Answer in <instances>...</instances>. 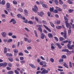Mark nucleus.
<instances>
[{
  "mask_svg": "<svg viewBox=\"0 0 74 74\" xmlns=\"http://www.w3.org/2000/svg\"><path fill=\"white\" fill-rule=\"evenodd\" d=\"M48 36L49 38H52L53 35L51 33H48Z\"/></svg>",
  "mask_w": 74,
  "mask_h": 74,
  "instance_id": "1a4fd4ad",
  "label": "nucleus"
},
{
  "mask_svg": "<svg viewBox=\"0 0 74 74\" xmlns=\"http://www.w3.org/2000/svg\"><path fill=\"white\" fill-rule=\"evenodd\" d=\"M20 62L21 64H23L25 63V61L23 60L20 61Z\"/></svg>",
  "mask_w": 74,
  "mask_h": 74,
  "instance_id": "8fccbe9b",
  "label": "nucleus"
},
{
  "mask_svg": "<svg viewBox=\"0 0 74 74\" xmlns=\"http://www.w3.org/2000/svg\"><path fill=\"white\" fill-rule=\"evenodd\" d=\"M10 4L9 3H7L6 4V8H10Z\"/></svg>",
  "mask_w": 74,
  "mask_h": 74,
  "instance_id": "f8f14e48",
  "label": "nucleus"
},
{
  "mask_svg": "<svg viewBox=\"0 0 74 74\" xmlns=\"http://www.w3.org/2000/svg\"><path fill=\"white\" fill-rule=\"evenodd\" d=\"M56 28L58 29H60L62 28V26H56Z\"/></svg>",
  "mask_w": 74,
  "mask_h": 74,
  "instance_id": "c756f323",
  "label": "nucleus"
},
{
  "mask_svg": "<svg viewBox=\"0 0 74 74\" xmlns=\"http://www.w3.org/2000/svg\"><path fill=\"white\" fill-rule=\"evenodd\" d=\"M62 58V59H63V58H66V56L64 55H63L62 57H61Z\"/></svg>",
  "mask_w": 74,
  "mask_h": 74,
  "instance_id": "603ef678",
  "label": "nucleus"
},
{
  "mask_svg": "<svg viewBox=\"0 0 74 74\" xmlns=\"http://www.w3.org/2000/svg\"><path fill=\"white\" fill-rule=\"evenodd\" d=\"M27 49L28 50H29L32 49V47H27Z\"/></svg>",
  "mask_w": 74,
  "mask_h": 74,
  "instance_id": "5fc2aeb1",
  "label": "nucleus"
},
{
  "mask_svg": "<svg viewBox=\"0 0 74 74\" xmlns=\"http://www.w3.org/2000/svg\"><path fill=\"white\" fill-rule=\"evenodd\" d=\"M28 23L33 24V22L32 21H28Z\"/></svg>",
  "mask_w": 74,
  "mask_h": 74,
  "instance_id": "f704fd0d",
  "label": "nucleus"
},
{
  "mask_svg": "<svg viewBox=\"0 0 74 74\" xmlns=\"http://www.w3.org/2000/svg\"><path fill=\"white\" fill-rule=\"evenodd\" d=\"M18 10L20 11V12H23V9H22V8H19L18 9Z\"/></svg>",
  "mask_w": 74,
  "mask_h": 74,
  "instance_id": "e433bc0d",
  "label": "nucleus"
},
{
  "mask_svg": "<svg viewBox=\"0 0 74 74\" xmlns=\"http://www.w3.org/2000/svg\"><path fill=\"white\" fill-rule=\"evenodd\" d=\"M9 36H12V34H13V33H9L8 34Z\"/></svg>",
  "mask_w": 74,
  "mask_h": 74,
  "instance_id": "bf43d9fd",
  "label": "nucleus"
},
{
  "mask_svg": "<svg viewBox=\"0 0 74 74\" xmlns=\"http://www.w3.org/2000/svg\"><path fill=\"white\" fill-rule=\"evenodd\" d=\"M27 19H24V20L23 21V22L24 23H27Z\"/></svg>",
  "mask_w": 74,
  "mask_h": 74,
  "instance_id": "0e129e2a",
  "label": "nucleus"
},
{
  "mask_svg": "<svg viewBox=\"0 0 74 74\" xmlns=\"http://www.w3.org/2000/svg\"><path fill=\"white\" fill-rule=\"evenodd\" d=\"M27 41L28 43H30V42H32V40L30 39H28Z\"/></svg>",
  "mask_w": 74,
  "mask_h": 74,
  "instance_id": "a18cd8bd",
  "label": "nucleus"
},
{
  "mask_svg": "<svg viewBox=\"0 0 74 74\" xmlns=\"http://www.w3.org/2000/svg\"><path fill=\"white\" fill-rule=\"evenodd\" d=\"M13 3L14 4H17V2L15 0L13 1Z\"/></svg>",
  "mask_w": 74,
  "mask_h": 74,
  "instance_id": "c85d7f7f",
  "label": "nucleus"
},
{
  "mask_svg": "<svg viewBox=\"0 0 74 74\" xmlns=\"http://www.w3.org/2000/svg\"><path fill=\"white\" fill-rule=\"evenodd\" d=\"M64 67H65L66 68H67V69H69V66H68L67 65V64H66V63H64Z\"/></svg>",
  "mask_w": 74,
  "mask_h": 74,
  "instance_id": "6ab92c4d",
  "label": "nucleus"
},
{
  "mask_svg": "<svg viewBox=\"0 0 74 74\" xmlns=\"http://www.w3.org/2000/svg\"><path fill=\"white\" fill-rule=\"evenodd\" d=\"M63 7L64 9H66V8H67V5L66 4L63 5Z\"/></svg>",
  "mask_w": 74,
  "mask_h": 74,
  "instance_id": "4c0bfd02",
  "label": "nucleus"
},
{
  "mask_svg": "<svg viewBox=\"0 0 74 74\" xmlns=\"http://www.w3.org/2000/svg\"><path fill=\"white\" fill-rule=\"evenodd\" d=\"M38 15L40 16H42L43 14H44V13L42 12H38Z\"/></svg>",
  "mask_w": 74,
  "mask_h": 74,
  "instance_id": "423d86ee",
  "label": "nucleus"
},
{
  "mask_svg": "<svg viewBox=\"0 0 74 74\" xmlns=\"http://www.w3.org/2000/svg\"><path fill=\"white\" fill-rule=\"evenodd\" d=\"M20 59L21 60H23L24 59V58L22 57H20Z\"/></svg>",
  "mask_w": 74,
  "mask_h": 74,
  "instance_id": "338daca9",
  "label": "nucleus"
},
{
  "mask_svg": "<svg viewBox=\"0 0 74 74\" xmlns=\"http://www.w3.org/2000/svg\"><path fill=\"white\" fill-rule=\"evenodd\" d=\"M71 28H69L68 30V34L69 35H70V34H71Z\"/></svg>",
  "mask_w": 74,
  "mask_h": 74,
  "instance_id": "4be33fe9",
  "label": "nucleus"
},
{
  "mask_svg": "<svg viewBox=\"0 0 74 74\" xmlns=\"http://www.w3.org/2000/svg\"><path fill=\"white\" fill-rule=\"evenodd\" d=\"M9 60H10V62H12V61L13 60L12 59V58H9Z\"/></svg>",
  "mask_w": 74,
  "mask_h": 74,
  "instance_id": "49530a36",
  "label": "nucleus"
},
{
  "mask_svg": "<svg viewBox=\"0 0 74 74\" xmlns=\"http://www.w3.org/2000/svg\"><path fill=\"white\" fill-rule=\"evenodd\" d=\"M50 61L51 62H52V63H53V62H54V60H53V59L52 58H51L50 59Z\"/></svg>",
  "mask_w": 74,
  "mask_h": 74,
  "instance_id": "79ce46f5",
  "label": "nucleus"
},
{
  "mask_svg": "<svg viewBox=\"0 0 74 74\" xmlns=\"http://www.w3.org/2000/svg\"><path fill=\"white\" fill-rule=\"evenodd\" d=\"M6 10L8 12H10L11 11V10L10 8H6Z\"/></svg>",
  "mask_w": 74,
  "mask_h": 74,
  "instance_id": "c03bdc74",
  "label": "nucleus"
},
{
  "mask_svg": "<svg viewBox=\"0 0 74 74\" xmlns=\"http://www.w3.org/2000/svg\"><path fill=\"white\" fill-rule=\"evenodd\" d=\"M66 25V27L67 28H69V29H71V25H70V24H69L68 23H65Z\"/></svg>",
  "mask_w": 74,
  "mask_h": 74,
  "instance_id": "20e7f679",
  "label": "nucleus"
},
{
  "mask_svg": "<svg viewBox=\"0 0 74 74\" xmlns=\"http://www.w3.org/2000/svg\"><path fill=\"white\" fill-rule=\"evenodd\" d=\"M7 65V63L5 62L3 64V67H5Z\"/></svg>",
  "mask_w": 74,
  "mask_h": 74,
  "instance_id": "412c9836",
  "label": "nucleus"
},
{
  "mask_svg": "<svg viewBox=\"0 0 74 74\" xmlns=\"http://www.w3.org/2000/svg\"><path fill=\"white\" fill-rule=\"evenodd\" d=\"M56 44L58 45V46L59 49H61V48H62V46H61V45H59L58 43H56Z\"/></svg>",
  "mask_w": 74,
  "mask_h": 74,
  "instance_id": "393cba45",
  "label": "nucleus"
},
{
  "mask_svg": "<svg viewBox=\"0 0 74 74\" xmlns=\"http://www.w3.org/2000/svg\"><path fill=\"white\" fill-rule=\"evenodd\" d=\"M54 10V8H53V7L52 8H50V10L51 12H52Z\"/></svg>",
  "mask_w": 74,
  "mask_h": 74,
  "instance_id": "5701e85b",
  "label": "nucleus"
},
{
  "mask_svg": "<svg viewBox=\"0 0 74 74\" xmlns=\"http://www.w3.org/2000/svg\"><path fill=\"white\" fill-rule=\"evenodd\" d=\"M64 19L65 20V23H68V21H69L68 20V18L64 16Z\"/></svg>",
  "mask_w": 74,
  "mask_h": 74,
  "instance_id": "9d476101",
  "label": "nucleus"
},
{
  "mask_svg": "<svg viewBox=\"0 0 74 74\" xmlns=\"http://www.w3.org/2000/svg\"><path fill=\"white\" fill-rule=\"evenodd\" d=\"M34 32L36 37L37 38V37H38V35L37 34V31L35 30L34 31Z\"/></svg>",
  "mask_w": 74,
  "mask_h": 74,
  "instance_id": "aec40b11",
  "label": "nucleus"
},
{
  "mask_svg": "<svg viewBox=\"0 0 74 74\" xmlns=\"http://www.w3.org/2000/svg\"><path fill=\"white\" fill-rule=\"evenodd\" d=\"M68 11L69 13H71V12H73V11H74V10L72 9H70L68 10Z\"/></svg>",
  "mask_w": 74,
  "mask_h": 74,
  "instance_id": "72a5a7b5",
  "label": "nucleus"
},
{
  "mask_svg": "<svg viewBox=\"0 0 74 74\" xmlns=\"http://www.w3.org/2000/svg\"><path fill=\"white\" fill-rule=\"evenodd\" d=\"M41 34V39H44V36L45 35H44V33H42V32L40 33Z\"/></svg>",
  "mask_w": 74,
  "mask_h": 74,
  "instance_id": "0eeeda50",
  "label": "nucleus"
},
{
  "mask_svg": "<svg viewBox=\"0 0 74 74\" xmlns=\"http://www.w3.org/2000/svg\"><path fill=\"white\" fill-rule=\"evenodd\" d=\"M6 69H7V70H11V68L8 67H6Z\"/></svg>",
  "mask_w": 74,
  "mask_h": 74,
  "instance_id": "052dcab7",
  "label": "nucleus"
},
{
  "mask_svg": "<svg viewBox=\"0 0 74 74\" xmlns=\"http://www.w3.org/2000/svg\"><path fill=\"white\" fill-rule=\"evenodd\" d=\"M14 51L15 53H18V51L16 49H14Z\"/></svg>",
  "mask_w": 74,
  "mask_h": 74,
  "instance_id": "a19ab883",
  "label": "nucleus"
},
{
  "mask_svg": "<svg viewBox=\"0 0 74 74\" xmlns=\"http://www.w3.org/2000/svg\"><path fill=\"white\" fill-rule=\"evenodd\" d=\"M7 47H5L4 48V53H7Z\"/></svg>",
  "mask_w": 74,
  "mask_h": 74,
  "instance_id": "dca6fc26",
  "label": "nucleus"
},
{
  "mask_svg": "<svg viewBox=\"0 0 74 74\" xmlns=\"http://www.w3.org/2000/svg\"><path fill=\"white\" fill-rule=\"evenodd\" d=\"M24 51L25 53H29V51H27V50H24Z\"/></svg>",
  "mask_w": 74,
  "mask_h": 74,
  "instance_id": "69168bd1",
  "label": "nucleus"
},
{
  "mask_svg": "<svg viewBox=\"0 0 74 74\" xmlns=\"http://www.w3.org/2000/svg\"><path fill=\"white\" fill-rule=\"evenodd\" d=\"M25 29L26 31H27V32H30V30L29 29H28V28L27 27H25Z\"/></svg>",
  "mask_w": 74,
  "mask_h": 74,
  "instance_id": "cd10ccee",
  "label": "nucleus"
},
{
  "mask_svg": "<svg viewBox=\"0 0 74 74\" xmlns=\"http://www.w3.org/2000/svg\"><path fill=\"white\" fill-rule=\"evenodd\" d=\"M63 59H60L59 60V62H63Z\"/></svg>",
  "mask_w": 74,
  "mask_h": 74,
  "instance_id": "de8ad7c7",
  "label": "nucleus"
},
{
  "mask_svg": "<svg viewBox=\"0 0 74 74\" xmlns=\"http://www.w3.org/2000/svg\"><path fill=\"white\" fill-rule=\"evenodd\" d=\"M69 65L70 67V68H71V67H72V65H71V62H69Z\"/></svg>",
  "mask_w": 74,
  "mask_h": 74,
  "instance_id": "37998d69",
  "label": "nucleus"
},
{
  "mask_svg": "<svg viewBox=\"0 0 74 74\" xmlns=\"http://www.w3.org/2000/svg\"><path fill=\"white\" fill-rule=\"evenodd\" d=\"M54 2L56 5H58V0H55Z\"/></svg>",
  "mask_w": 74,
  "mask_h": 74,
  "instance_id": "c9c22d12",
  "label": "nucleus"
},
{
  "mask_svg": "<svg viewBox=\"0 0 74 74\" xmlns=\"http://www.w3.org/2000/svg\"><path fill=\"white\" fill-rule=\"evenodd\" d=\"M59 3L60 4H61V5L63 4V2H62L61 0H59Z\"/></svg>",
  "mask_w": 74,
  "mask_h": 74,
  "instance_id": "58836bf2",
  "label": "nucleus"
},
{
  "mask_svg": "<svg viewBox=\"0 0 74 74\" xmlns=\"http://www.w3.org/2000/svg\"><path fill=\"white\" fill-rule=\"evenodd\" d=\"M42 23L44 24H47V22L45 21L42 20Z\"/></svg>",
  "mask_w": 74,
  "mask_h": 74,
  "instance_id": "e2e57ef3",
  "label": "nucleus"
},
{
  "mask_svg": "<svg viewBox=\"0 0 74 74\" xmlns=\"http://www.w3.org/2000/svg\"><path fill=\"white\" fill-rule=\"evenodd\" d=\"M1 17H2V18H5V15L4 14H1Z\"/></svg>",
  "mask_w": 74,
  "mask_h": 74,
  "instance_id": "7c9ffc66",
  "label": "nucleus"
},
{
  "mask_svg": "<svg viewBox=\"0 0 74 74\" xmlns=\"http://www.w3.org/2000/svg\"><path fill=\"white\" fill-rule=\"evenodd\" d=\"M67 2L68 4H73V1H71L70 0H68L67 1Z\"/></svg>",
  "mask_w": 74,
  "mask_h": 74,
  "instance_id": "4468645a",
  "label": "nucleus"
},
{
  "mask_svg": "<svg viewBox=\"0 0 74 74\" xmlns=\"http://www.w3.org/2000/svg\"><path fill=\"white\" fill-rule=\"evenodd\" d=\"M56 9L57 10H58V11H62V9H61L59 8L58 7H56Z\"/></svg>",
  "mask_w": 74,
  "mask_h": 74,
  "instance_id": "f3484780",
  "label": "nucleus"
},
{
  "mask_svg": "<svg viewBox=\"0 0 74 74\" xmlns=\"http://www.w3.org/2000/svg\"><path fill=\"white\" fill-rule=\"evenodd\" d=\"M41 71H39V73H40L41 74H48V71H50V69H48L47 70H46L45 69H44L43 68H41L40 69Z\"/></svg>",
  "mask_w": 74,
  "mask_h": 74,
  "instance_id": "f257e3e1",
  "label": "nucleus"
},
{
  "mask_svg": "<svg viewBox=\"0 0 74 74\" xmlns=\"http://www.w3.org/2000/svg\"><path fill=\"white\" fill-rule=\"evenodd\" d=\"M34 7V8H32L33 11H34L35 12H37V11L38 10V8H37V5H35Z\"/></svg>",
  "mask_w": 74,
  "mask_h": 74,
  "instance_id": "f03ea898",
  "label": "nucleus"
},
{
  "mask_svg": "<svg viewBox=\"0 0 74 74\" xmlns=\"http://www.w3.org/2000/svg\"><path fill=\"white\" fill-rule=\"evenodd\" d=\"M7 73L8 74H14V72L12 71H8Z\"/></svg>",
  "mask_w": 74,
  "mask_h": 74,
  "instance_id": "a211bd4d",
  "label": "nucleus"
},
{
  "mask_svg": "<svg viewBox=\"0 0 74 74\" xmlns=\"http://www.w3.org/2000/svg\"><path fill=\"white\" fill-rule=\"evenodd\" d=\"M4 12L5 13V14H6L7 15V14H8V12H7V11L5 10H4Z\"/></svg>",
  "mask_w": 74,
  "mask_h": 74,
  "instance_id": "680f3d73",
  "label": "nucleus"
},
{
  "mask_svg": "<svg viewBox=\"0 0 74 74\" xmlns=\"http://www.w3.org/2000/svg\"><path fill=\"white\" fill-rule=\"evenodd\" d=\"M11 22H12V23L13 24V25L16 23V21H15V19L14 18H12L11 20L10 21V23H11Z\"/></svg>",
  "mask_w": 74,
  "mask_h": 74,
  "instance_id": "7ed1b4c3",
  "label": "nucleus"
},
{
  "mask_svg": "<svg viewBox=\"0 0 74 74\" xmlns=\"http://www.w3.org/2000/svg\"><path fill=\"white\" fill-rule=\"evenodd\" d=\"M59 39H60V40L61 41H63V40H64V39L62 37H60L59 38Z\"/></svg>",
  "mask_w": 74,
  "mask_h": 74,
  "instance_id": "bb28decb",
  "label": "nucleus"
},
{
  "mask_svg": "<svg viewBox=\"0 0 74 74\" xmlns=\"http://www.w3.org/2000/svg\"><path fill=\"white\" fill-rule=\"evenodd\" d=\"M64 37L65 38H66V37L67 36H66V34H67V31H66V30H64Z\"/></svg>",
  "mask_w": 74,
  "mask_h": 74,
  "instance_id": "9b49d317",
  "label": "nucleus"
},
{
  "mask_svg": "<svg viewBox=\"0 0 74 74\" xmlns=\"http://www.w3.org/2000/svg\"><path fill=\"white\" fill-rule=\"evenodd\" d=\"M27 12V10H24L25 14L26 16H28V12Z\"/></svg>",
  "mask_w": 74,
  "mask_h": 74,
  "instance_id": "6e6552de",
  "label": "nucleus"
},
{
  "mask_svg": "<svg viewBox=\"0 0 74 74\" xmlns=\"http://www.w3.org/2000/svg\"><path fill=\"white\" fill-rule=\"evenodd\" d=\"M50 24L51 25V26L52 27H54V25L53 24V23H52V22H50Z\"/></svg>",
  "mask_w": 74,
  "mask_h": 74,
  "instance_id": "2f4dec72",
  "label": "nucleus"
},
{
  "mask_svg": "<svg viewBox=\"0 0 74 74\" xmlns=\"http://www.w3.org/2000/svg\"><path fill=\"white\" fill-rule=\"evenodd\" d=\"M1 34L3 37H6V36L7 35V33H6V32H2L1 33Z\"/></svg>",
  "mask_w": 74,
  "mask_h": 74,
  "instance_id": "39448f33",
  "label": "nucleus"
},
{
  "mask_svg": "<svg viewBox=\"0 0 74 74\" xmlns=\"http://www.w3.org/2000/svg\"><path fill=\"white\" fill-rule=\"evenodd\" d=\"M29 65L30 66V67H32V68H34V69L36 68V66H35L34 64H29Z\"/></svg>",
  "mask_w": 74,
  "mask_h": 74,
  "instance_id": "2eb2a0df",
  "label": "nucleus"
},
{
  "mask_svg": "<svg viewBox=\"0 0 74 74\" xmlns=\"http://www.w3.org/2000/svg\"><path fill=\"white\" fill-rule=\"evenodd\" d=\"M17 16L18 17V18H20L21 16H22V15H21V14H18L17 15Z\"/></svg>",
  "mask_w": 74,
  "mask_h": 74,
  "instance_id": "a878e982",
  "label": "nucleus"
},
{
  "mask_svg": "<svg viewBox=\"0 0 74 74\" xmlns=\"http://www.w3.org/2000/svg\"><path fill=\"white\" fill-rule=\"evenodd\" d=\"M54 38L55 39V40L56 41H58V38L57 37L55 36L54 37Z\"/></svg>",
  "mask_w": 74,
  "mask_h": 74,
  "instance_id": "6e6d98bb",
  "label": "nucleus"
},
{
  "mask_svg": "<svg viewBox=\"0 0 74 74\" xmlns=\"http://www.w3.org/2000/svg\"><path fill=\"white\" fill-rule=\"evenodd\" d=\"M14 72L15 74H19V72H18V71L17 70H15Z\"/></svg>",
  "mask_w": 74,
  "mask_h": 74,
  "instance_id": "3c124183",
  "label": "nucleus"
},
{
  "mask_svg": "<svg viewBox=\"0 0 74 74\" xmlns=\"http://www.w3.org/2000/svg\"><path fill=\"white\" fill-rule=\"evenodd\" d=\"M38 30H39V31H40V32H41H41H42V28H41L39 27L38 28Z\"/></svg>",
  "mask_w": 74,
  "mask_h": 74,
  "instance_id": "ea45409f",
  "label": "nucleus"
},
{
  "mask_svg": "<svg viewBox=\"0 0 74 74\" xmlns=\"http://www.w3.org/2000/svg\"><path fill=\"white\" fill-rule=\"evenodd\" d=\"M5 1L4 0H2L1 1V4L2 5H4L5 4Z\"/></svg>",
  "mask_w": 74,
  "mask_h": 74,
  "instance_id": "b1692460",
  "label": "nucleus"
},
{
  "mask_svg": "<svg viewBox=\"0 0 74 74\" xmlns=\"http://www.w3.org/2000/svg\"><path fill=\"white\" fill-rule=\"evenodd\" d=\"M18 55L19 56H23V53H22V52H20L19 53H18Z\"/></svg>",
  "mask_w": 74,
  "mask_h": 74,
  "instance_id": "09e8293b",
  "label": "nucleus"
},
{
  "mask_svg": "<svg viewBox=\"0 0 74 74\" xmlns=\"http://www.w3.org/2000/svg\"><path fill=\"white\" fill-rule=\"evenodd\" d=\"M57 24H60V20H57Z\"/></svg>",
  "mask_w": 74,
  "mask_h": 74,
  "instance_id": "13d9d810",
  "label": "nucleus"
},
{
  "mask_svg": "<svg viewBox=\"0 0 74 74\" xmlns=\"http://www.w3.org/2000/svg\"><path fill=\"white\" fill-rule=\"evenodd\" d=\"M12 39H9L7 41V42H12Z\"/></svg>",
  "mask_w": 74,
  "mask_h": 74,
  "instance_id": "473e14b6",
  "label": "nucleus"
},
{
  "mask_svg": "<svg viewBox=\"0 0 74 74\" xmlns=\"http://www.w3.org/2000/svg\"><path fill=\"white\" fill-rule=\"evenodd\" d=\"M42 5V6L45 8H47V5L45 4H43Z\"/></svg>",
  "mask_w": 74,
  "mask_h": 74,
  "instance_id": "4d7b16f0",
  "label": "nucleus"
},
{
  "mask_svg": "<svg viewBox=\"0 0 74 74\" xmlns=\"http://www.w3.org/2000/svg\"><path fill=\"white\" fill-rule=\"evenodd\" d=\"M68 42V40H64L63 41V42H64V43H67Z\"/></svg>",
  "mask_w": 74,
  "mask_h": 74,
  "instance_id": "774afa93",
  "label": "nucleus"
},
{
  "mask_svg": "<svg viewBox=\"0 0 74 74\" xmlns=\"http://www.w3.org/2000/svg\"><path fill=\"white\" fill-rule=\"evenodd\" d=\"M51 48L52 49H55V47H54V44L52 43L51 45Z\"/></svg>",
  "mask_w": 74,
  "mask_h": 74,
  "instance_id": "ddd939ff",
  "label": "nucleus"
},
{
  "mask_svg": "<svg viewBox=\"0 0 74 74\" xmlns=\"http://www.w3.org/2000/svg\"><path fill=\"white\" fill-rule=\"evenodd\" d=\"M12 38H16V36L15 35H13L12 36Z\"/></svg>",
  "mask_w": 74,
  "mask_h": 74,
  "instance_id": "864d4df0",
  "label": "nucleus"
}]
</instances>
